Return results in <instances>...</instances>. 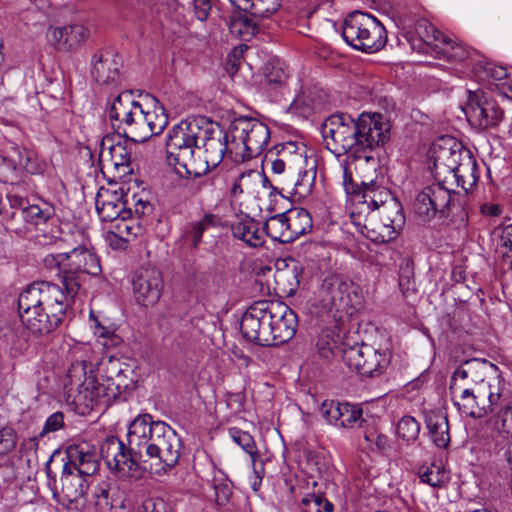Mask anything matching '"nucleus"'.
Returning a JSON list of instances; mask_svg holds the SVG:
<instances>
[{
	"label": "nucleus",
	"mask_w": 512,
	"mask_h": 512,
	"mask_svg": "<svg viewBox=\"0 0 512 512\" xmlns=\"http://www.w3.org/2000/svg\"><path fill=\"white\" fill-rule=\"evenodd\" d=\"M504 417L494 421V432L491 438L499 450H504L508 462L512 465V402L507 407Z\"/></svg>",
	"instance_id": "nucleus-29"
},
{
	"label": "nucleus",
	"mask_w": 512,
	"mask_h": 512,
	"mask_svg": "<svg viewBox=\"0 0 512 512\" xmlns=\"http://www.w3.org/2000/svg\"><path fill=\"white\" fill-rule=\"evenodd\" d=\"M64 257H66V253H59V254H49L47 255L43 262H44V265L47 267V268H56L58 269V276L60 278V282L61 284L63 285V264L65 262V259Z\"/></svg>",
	"instance_id": "nucleus-56"
},
{
	"label": "nucleus",
	"mask_w": 512,
	"mask_h": 512,
	"mask_svg": "<svg viewBox=\"0 0 512 512\" xmlns=\"http://www.w3.org/2000/svg\"><path fill=\"white\" fill-rule=\"evenodd\" d=\"M138 512H172V509L162 498H148L143 501Z\"/></svg>",
	"instance_id": "nucleus-54"
},
{
	"label": "nucleus",
	"mask_w": 512,
	"mask_h": 512,
	"mask_svg": "<svg viewBox=\"0 0 512 512\" xmlns=\"http://www.w3.org/2000/svg\"><path fill=\"white\" fill-rule=\"evenodd\" d=\"M296 144L288 142L282 145L278 152L279 157L271 161V170L275 175H290L295 172L296 166L307 164V160L302 152H297Z\"/></svg>",
	"instance_id": "nucleus-28"
},
{
	"label": "nucleus",
	"mask_w": 512,
	"mask_h": 512,
	"mask_svg": "<svg viewBox=\"0 0 512 512\" xmlns=\"http://www.w3.org/2000/svg\"><path fill=\"white\" fill-rule=\"evenodd\" d=\"M232 5L238 7L239 9H242L248 13L252 11V8L254 6L255 0H229Z\"/></svg>",
	"instance_id": "nucleus-64"
},
{
	"label": "nucleus",
	"mask_w": 512,
	"mask_h": 512,
	"mask_svg": "<svg viewBox=\"0 0 512 512\" xmlns=\"http://www.w3.org/2000/svg\"><path fill=\"white\" fill-rule=\"evenodd\" d=\"M128 447L117 437L105 439L101 455L108 468L119 478L136 477L144 455L156 459L164 472L173 469L183 450L180 435L169 424L153 420L152 415H137L128 428Z\"/></svg>",
	"instance_id": "nucleus-2"
},
{
	"label": "nucleus",
	"mask_w": 512,
	"mask_h": 512,
	"mask_svg": "<svg viewBox=\"0 0 512 512\" xmlns=\"http://www.w3.org/2000/svg\"><path fill=\"white\" fill-rule=\"evenodd\" d=\"M451 193L440 183L426 186L415 198L413 208L416 215L424 222H429L441 215L448 216L451 207Z\"/></svg>",
	"instance_id": "nucleus-18"
},
{
	"label": "nucleus",
	"mask_w": 512,
	"mask_h": 512,
	"mask_svg": "<svg viewBox=\"0 0 512 512\" xmlns=\"http://www.w3.org/2000/svg\"><path fill=\"white\" fill-rule=\"evenodd\" d=\"M94 507L96 512H109L112 508V504L109 498L97 497L94 501Z\"/></svg>",
	"instance_id": "nucleus-60"
},
{
	"label": "nucleus",
	"mask_w": 512,
	"mask_h": 512,
	"mask_svg": "<svg viewBox=\"0 0 512 512\" xmlns=\"http://www.w3.org/2000/svg\"><path fill=\"white\" fill-rule=\"evenodd\" d=\"M320 412L328 423L341 428L363 429L368 422H373L371 417L363 416L360 406L348 402L326 400L322 403Z\"/></svg>",
	"instance_id": "nucleus-19"
},
{
	"label": "nucleus",
	"mask_w": 512,
	"mask_h": 512,
	"mask_svg": "<svg viewBox=\"0 0 512 512\" xmlns=\"http://www.w3.org/2000/svg\"><path fill=\"white\" fill-rule=\"evenodd\" d=\"M473 69L480 77H487L498 81L507 77V71L505 68L486 61H479L475 64Z\"/></svg>",
	"instance_id": "nucleus-47"
},
{
	"label": "nucleus",
	"mask_w": 512,
	"mask_h": 512,
	"mask_svg": "<svg viewBox=\"0 0 512 512\" xmlns=\"http://www.w3.org/2000/svg\"><path fill=\"white\" fill-rule=\"evenodd\" d=\"M65 29L64 27H54L50 28L48 32V39L49 42L55 46L57 49H63L65 50V36H64Z\"/></svg>",
	"instance_id": "nucleus-57"
},
{
	"label": "nucleus",
	"mask_w": 512,
	"mask_h": 512,
	"mask_svg": "<svg viewBox=\"0 0 512 512\" xmlns=\"http://www.w3.org/2000/svg\"><path fill=\"white\" fill-rule=\"evenodd\" d=\"M251 172H249L248 174H245V173H241L234 181L233 185H232V188H231V194L232 196L236 197L238 196L239 194H242L243 193V189H242V181L243 179H245L246 176H250Z\"/></svg>",
	"instance_id": "nucleus-62"
},
{
	"label": "nucleus",
	"mask_w": 512,
	"mask_h": 512,
	"mask_svg": "<svg viewBox=\"0 0 512 512\" xmlns=\"http://www.w3.org/2000/svg\"><path fill=\"white\" fill-rule=\"evenodd\" d=\"M217 217L213 214H206L201 220L191 223L187 236L191 241L193 248H198L202 243V237L205 231L217 225Z\"/></svg>",
	"instance_id": "nucleus-39"
},
{
	"label": "nucleus",
	"mask_w": 512,
	"mask_h": 512,
	"mask_svg": "<svg viewBox=\"0 0 512 512\" xmlns=\"http://www.w3.org/2000/svg\"><path fill=\"white\" fill-rule=\"evenodd\" d=\"M199 145L204 150V162L208 170L216 168L226 155H234V160H238L239 151L236 150V144L232 142L230 128L225 131L219 124L207 118L203 124Z\"/></svg>",
	"instance_id": "nucleus-15"
},
{
	"label": "nucleus",
	"mask_w": 512,
	"mask_h": 512,
	"mask_svg": "<svg viewBox=\"0 0 512 512\" xmlns=\"http://www.w3.org/2000/svg\"><path fill=\"white\" fill-rule=\"evenodd\" d=\"M323 290L326 305L339 313L340 318L343 315L351 317L361 304L360 289L352 281L334 276L324 281Z\"/></svg>",
	"instance_id": "nucleus-17"
},
{
	"label": "nucleus",
	"mask_w": 512,
	"mask_h": 512,
	"mask_svg": "<svg viewBox=\"0 0 512 512\" xmlns=\"http://www.w3.org/2000/svg\"><path fill=\"white\" fill-rule=\"evenodd\" d=\"M11 151L13 152V155H10L9 157L13 169L23 168L29 170L30 163L33 160V153L18 146L17 144H13L11 146Z\"/></svg>",
	"instance_id": "nucleus-50"
},
{
	"label": "nucleus",
	"mask_w": 512,
	"mask_h": 512,
	"mask_svg": "<svg viewBox=\"0 0 512 512\" xmlns=\"http://www.w3.org/2000/svg\"><path fill=\"white\" fill-rule=\"evenodd\" d=\"M205 117L186 119L173 126L166 139V159L174 171L183 178L197 175L193 170L195 148H200Z\"/></svg>",
	"instance_id": "nucleus-6"
},
{
	"label": "nucleus",
	"mask_w": 512,
	"mask_h": 512,
	"mask_svg": "<svg viewBox=\"0 0 512 512\" xmlns=\"http://www.w3.org/2000/svg\"><path fill=\"white\" fill-rule=\"evenodd\" d=\"M274 302L272 300L256 301L244 312L240 322V331L246 340L260 346H269V341L273 339V336L270 335Z\"/></svg>",
	"instance_id": "nucleus-13"
},
{
	"label": "nucleus",
	"mask_w": 512,
	"mask_h": 512,
	"mask_svg": "<svg viewBox=\"0 0 512 512\" xmlns=\"http://www.w3.org/2000/svg\"><path fill=\"white\" fill-rule=\"evenodd\" d=\"M65 50H72L79 47L88 37V30L80 24L64 26Z\"/></svg>",
	"instance_id": "nucleus-44"
},
{
	"label": "nucleus",
	"mask_w": 512,
	"mask_h": 512,
	"mask_svg": "<svg viewBox=\"0 0 512 512\" xmlns=\"http://www.w3.org/2000/svg\"><path fill=\"white\" fill-rule=\"evenodd\" d=\"M343 362L361 376L375 377L381 375L390 364L388 349L375 348L368 344H355L343 349Z\"/></svg>",
	"instance_id": "nucleus-14"
},
{
	"label": "nucleus",
	"mask_w": 512,
	"mask_h": 512,
	"mask_svg": "<svg viewBox=\"0 0 512 512\" xmlns=\"http://www.w3.org/2000/svg\"><path fill=\"white\" fill-rule=\"evenodd\" d=\"M416 33L428 45L439 41L441 43H450V38L438 31L434 25L427 20L421 19L416 23Z\"/></svg>",
	"instance_id": "nucleus-42"
},
{
	"label": "nucleus",
	"mask_w": 512,
	"mask_h": 512,
	"mask_svg": "<svg viewBox=\"0 0 512 512\" xmlns=\"http://www.w3.org/2000/svg\"><path fill=\"white\" fill-rule=\"evenodd\" d=\"M319 108V103L312 99L311 93L297 95L289 106V111L303 118H308Z\"/></svg>",
	"instance_id": "nucleus-41"
},
{
	"label": "nucleus",
	"mask_w": 512,
	"mask_h": 512,
	"mask_svg": "<svg viewBox=\"0 0 512 512\" xmlns=\"http://www.w3.org/2000/svg\"><path fill=\"white\" fill-rule=\"evenodd\" d=\"M420 433V424L412 416H404L400 419L397 425L398 436L409 442L414 441L418 438Z\"/></svg>",
	"instance_id": "nucleus-46"
},
{
	"label": "nucleus",
	"mask_w": 512,
	"mask_h": 512,
	"mask_svg": "<svg viewBox=\"0 0 512 512\" xmlns=\"http://www.w3.org/2000/svg\"><path fill=\"white\" fill-rule=\"evenodd\" d=\"M96 366L102 378L101 383L97 381V388H116V390L113 391L115 394L113 398L99 401V404L108 406L116 401L124 389L128 387L125 374L129 371V365L122 363L120 359L112 355H107L103 356L100 361L96 363Z\"/></svg>",
	"instance_id": "nucleus-22"
},
{
	"label": "nucleus",
	"mask_w": 512,
	"mask_h": 512,
	"mask_svg": "<svg viewBox=\"0 0 512 512\" xmlns=\"http://www.w3.org/2000/svg\"><path fill=\"white\" fill-rule=\"evenodd\" d=\"M106 241L115 250H125L129 243L128 241H124V239L118 237V233L113 229L107 233Z\"/></svg>",
	"instance_id": "nucleus-59"
},
{
	"label": "nucleus",
	"mask_w": 512,
	"mask_h": 512,
	"mask_svg": "<svg viewBox=\"0 0 512 512\" xmlns=\"http://www.w3.org/2000/svg\"><path fill=\"white\" fill-rule=\"evenodd\" d=\"M342 36L352 48L368 54L380 51L387 42L383 24L373 15L362 11L347 15Z\"/></svg>",
	"instance_id": "nucleus-8"
},
{
	"label": "nucleus",
	"mask_w": 512,
	"mask_h": 512,
	"mask_svg": "<svg viewBox=\"0 0 512 512\" xmlns=\"http://www.w3.org/2000/svg\"><path fill=\"white\" fill-rule=\"evenodd\" d=\"M234 238L243 241L248 247L258 248L265 243V233L259 222L252 218H245L231 226Z\"/></svg>",
	"instance_id": "nucleus-30"
},
{
	"label": "nucleus",
	"mask_w": 512,
	"mask_h": 512,
	"mask_svg": "<svg viewBox=\"0 0 512 512\" xmlns=\"http://www.w3.org/2000/svg\"><path fill=\"white\" fill-rule=\"evenodd\" d=\"M7 198H8V201H9V204H10L11 208L21 209V211L23 212V208L27 207L26 206V203H27L26 199L21 197V196H18V195H8Z\"/></svg>",
	"instance_id": "nucleus-61"
},
{
	"label": "nucleus",
	"mask_w": 512,
	"mask_h": 512,
	"mask_svg": "<svg viewBox=\"0 0 512 512\" xmlns=\"http://www.w3.org/2000/svg\"><path fill=\"white\" fill-rule=\"evenodd\" d=\"M357 163L375 158L372 152L389 139V124L380 114L362 113L354 119Z\"/></svg>",
	"instance_id": "nucleus-12"
},
{
	"label": "nucleus",
	"mask_w": 512,
	"mask_h": 512,
	"mask_svg": "<svg viewBox=\"0 0 512 512\" xmlns=\"http://www.w3.org/2000/svg\"><path fill=\"white\" fill-rule=\"evenodd\" d=\"M288 73L282 66H272L271 70L265 75L266 89L269 91H283L286 88Z\"/></svg>",
	"instance_id": "nucleus-45"
},
{
	"label": "nucleus",
	"mask_w": 512,
	"mask_h": 512,
	"mask_svg": "<svg viewBox=\"0 0 512 512\" xmlns=\"http://www.w3.org/2000/svg\"><path fill=\"white\" fill-rule=\"evenodd\" d=\"M194 10L196 17L200 21H205L211 10V1L210 0H194Z\"/></svg>",
	"instance_id": "nucleus-58"
},
{
	"label": "nucleus",
	"mask_w": 512,
	"mask_h": 512,
	"mask_svg": "<svg viewBox=\"0 0 512 512\" xmlns=\"http://www.w3.org/2000/svg\"><path fill=\"white\" fill-rule=\"evenodd\" d=\"M94 365L88 361L86 352L75 359L68 371L65 387L69 397L78 408L93 409L100 400L114 397L116 388H97V378L94 375Z\"/></svg>",
	"instance_id": "nucleus-7"
},
{
	"label": "nucleus",
	"mask_w": 512,
	"mask_h": 512,
	"mask_svg": "<svg viewBox=\"0 0 512 512\" xmlns=\"http://www.w3.org/2000/svg\"><path fill=\"white\" fill-rule=\"evenodd\" d=\"M63 465L75 466L73 471L86 478L99 470L100 463L95 451L85 449L83 446H75L68 448Z\"/></svg>",
	"instance_id": "nucleus-27"
},
{
	"label": "nucleus",
	"mask_w": 512,
	"mask_h": 512,
	"mask_svg": "<svg viewBox=\"0 0 512 512\" xmlns=\"http://www.w3.org/2000/svg\"><path fill=\"white\" fill-rule=\"evenodd\" d=\"M321 134L325 147L336 156L347 154L357 164L354 119L346 114L329 116L322 125Z\"/></svg>",
	"instance_id": "nucleus-11"
},
{
	"label": "nucleus",
	"mask_w": 512,
	"mask_h": 512,
	"mask_svg": "<svg viewBox=\"0 0 512 512\" xmlns=\"http://www.w3.org/2000/svg\"><path fill=\"white\" fill-rule=\"evenodd\" d=\"M418 477L421 483L433 488H441L450 480L449 471L440 461L421 465L418 468Z\"/></svg>",
	"instance_id": "nucleus-34"
},
{
	"label": "nucleus",
	"mask_w": 512,
	"mask_h": 512,
	"mask_svg": "<svg viewBox=\"0 0 512 512\" xmlns=\"http://www.w3.org/2000/svg\"><path fill=\"white\" fill-rule=\"evenodd\" d=\"M130 158V153L123 144H114L111 138H104L101 141L99 149V161L101 164L111 165L118 169L128 166Z\"/></svg>",
	"instance_id": "nucleus-31"
},
{
	"label": "nucleus",
	"mask_w": 512,
	"mask_h": 512,
	"mask_svg": "<svg viewBox=\"0 0 512 512\" xmlns=\"http://www.w3.org/2000/svg\"><path fill=\"white\" fill-rule=\"evenodd\" d=\"M229 434L232 440L238 444L246 453L254 455L257 452L253 437L245 431L238 428H231Z\"/></svg>",
	"instance_id": "nucleus-52"
},
{
	"label": "nucleus",
	"mask_w": 512,
	"mask_h": 512,
	"mask_svg": "<svg viewBox=\"0 0 512 512\" xmlns=\"http://www.w3.org/2000/svg\"><path fill=\"white\" fill-rule=\"evenodd\" d=\"M379 217L383 227L388 230L389 238H392L390 234L400 230L405 222L402 207L394 199H391L388 205H384L379 209Z\"/></svg>",
	"instance_id": "nucleus-35"
},
{
	"label": "nucleus",
	"mask_w": 512,
	"mask_h": 512,
	"mask_svg": "<svg viewBox=\"0 0 512 512\" xmlns=\"http://www.w3.org/2000/svg\"><path fill=\"white\" fill-rule=\"evenodd\" d=\"M75 466H64L61 472V491H54L57 502L68 510H80L84 506L83 496L88 484L86 478L73 471Z\"/></svg>",
	"instance_id": "nucleus-21"
},
{
	"label": "nucleus",
	"mask_w": 512,
	"mask_h": 512,
	"mask_svg": "<svg viewBox=\"0 0 512 512\" xmlns=\"http://www.w3.org/2000/svg\"><path fill=\"white\" fill-rule=\"evenodd\" d=\"M94 498H109V485L105 482L98 484L93 492Z\"/></svg>",
	"instance_id": "nucleus-63"
},
{
	"label": "nucleus",
	"mask_w": 512,
	"mask_h": 512,
	"mask_svg": "<svg viewBox=\"0 0 512 512\" xmlns=\"http://www.w3.org/2000/svg\"><path fill=\"white\" fill-rule=\"evenodd\" d=\"M426 425L433 443L445 448L450 442L449 424L445 413L431 411L426 415Z\"/></svg>",
	"instance_id": "nucleus-33"
},
{
	"label": "nucleus",
	"mask_w": 512,
	"mask_h": 512,
	"mask_svg": "<svg viewBox=\"0 0 512 512\" xmlns=\"http://www.w3.org/2000/svg\"><path fill=\"white\" fill-rule=\"evenodd\" d=\"M363 437L365 441L369 445H375L376 449L384 452L390 447L389 438L381 433H378L377 430L368 424L365 428H363Z\"/></svg>",
	"instance_id": "nucleus-51"
},
{
	"label": "nucleus",
	"mask_w": 512,
	"mask_h": 512,
	"mask_svg": "<svg viewBox=\"0 0 512 512\" xmlns=\"http://www.w3.org/2000/svg\"><path fill=\"white\" fill-rule=\"evenodd\" d=\"M464 112L469 123L480 130L497 129L505 117L499 103L482 90H468Z\"/></svg>",
	"instance_id": "nucleus-16"
},
{
	"label": "nucleus",
	"mask_w": 512,
	"mask_h": 512,
	"mask_svg": "<svg viewBox=\"0 0 512 512\" xmlns=\"http://www.w3.org/2000/svg\"><path fill=\"white\" fill-rule=\"evenodd\" d=\"M301 503L303 506L314 509L315 512H333L334 505L323 494H308Z\"/></svg>",
	"instance_id": "nucleus-48"
},
{
	"label": "nucleus",
	"mask_w": 512,
	"mask_h": 512,
	"mask_svg": "<svg viewBox=\"0 0 512 512\" xmlns=\"http://www.w3.org/2000/svg\"><path fill=\"white\" fill-rule=\"evenodd\" d=\"M466 365L467 368H458L451 378L449 389L453 403L461 413L469 417L481 418L492 413L486 421V428L491 436L494 432V421L498 417H504L507 407L512 403V390L500 375L494 378L496 384L482 381L472 388L465 387L459 381L466 380L472 372V364Z\"/></svg>",
	"instance_id": "nucleus-3"
},
{
	"label": "nucleus",
	"mask_w": 512,
	"mask_h": 512,
	"mask_svg": "<svg viewBox=\"0 0 512 512\" xmlns=\"http://www.w3.org/2000/svg\"><path fill=\"white\" fill-rule=\"evenodd\" d=\"M289 233L290 242L311 232L313 227L312 217L304 208H291L284 212Z\"/></svg>",
	"instance_id": "nucleus-32"
},
{
	"label": "nucleus",
	"mask_w": 512,
	"mask_h": 512,
	"mask_svg": "<svg viewBox=\"0 0 512 512\" xmlns=\"http://www.w3.org/2000/svg\"><path fill=\"white\" fill-rule=\"evenodd\" d=\"M65 417L64 414L60 411L54 412L51 414L45 421L42 430L39 432L37 436H34L28 440V444L34 449H38L39 440L45 437L46 435L59 431L65 427Z\"/></svg>",
	"instance_id": "nucleus-40"
},
{
	"label": "nucleus",
	"mask_w": 512,
	"mask_h": 512,
	"mask_svg": "<svg viewBox=\"0 0 512 512\" xmlns=\"http://www.w3.org/2000/svg\"><path fill=\"white\" fill-rule=\"evenodd\" d=\"M447 48L445 49V53L452 59L456 61H464L470 58V51L464 47L462 44H458L452 39H450V43H445Z\"/></svg>",
	"instance_id": "nucleus-55"
},
{
	"label": "nucleus",
	"mask_w": 512,
	"mask_h": 512,
	"mask_svg": "<svg viewBox=\"0 0 512 512\" xmlns=\"http://www.w3.org/2000/svg\"><path fill=\"white\" fill-rule=\"evenodd\" d=\"M55 215V209L48 203L43 206L28 205L23 208V218L27 223L33 225L45 224L49 219Z\"/></svg>",
	"instance_id": "nucleus-38"
},
{
	"label": "nucleus",
	"mask_w": 512,
	"mask_h": 512,
	"mask_svg": "<svg viewBox=\"0 0 512 512\" xmlns=\"http://www.w3.org/2000/svg\"><path fill=\"white\" fill-rule=\"evenodd\" d=\"M64 259V290L57 284L39 281L30 284L18 297L21 322L34 334L54 331L73 304L85 277L98 276L102 271L99 257L84 246L66 252Z\"/></svg>",
	"instance_id": "nucleus-1"
},
{
	"label": "nucleus",
	"mask_w": 512,
	"mask_h": 512,
	"mask_svg": "<svg viewBox=\"0 0 512 512\" xmlns=\"http://www.w3.org/2000/svg\"><path fill=\"white\" fill-rule=\"evenodd\" d=\"M121 59L110 52L95 54L91 74L99 84L115 83L120 77Z\"/></svg>",
	"instance_id": "nucleus-26"
},
{
	"label": "nucleus",
	"mask_w": 512,
	"mask_h": 512,
	"mask_svg": "<svg viewBox=\"0 0 512 512\" xmlns=\"http://www.w3.org/2000/svg\"><path fill=\"white\" fill-rule=\"evenodd\" d=\"M96 210L102 221H118L123 216L130 217L132 211L126 207L127 201L123 200L116 192L105 190L99 192L96 197Z\"/></svg>",
	"instance_id": "nucleus-25"
},
{
	"label": "nucleus",
	"mask_w": 512,
	"mask_h": 512,
	"mask_svg": "<svg viewBox=\"0 0 512 512\" xmlns=\"http://www.w3.org/2000/svg\"><path fill=\"white\" fill-rule=\"evenodd\" d=\"M250 14L258 18H267L281 7V0H255Z\"/></svg>",
	"instance_id": "nucleus-49"
},
{
	"label": "nucleus",
	"mask_w": 512,
	"mask_h": 512,
	"mask_svg": "<svg viewBox=\"0 0 512 512\" xmlns=\"http://www.w3.org/2000/svg\"><path fill=\"white\" fill-rule=\"evenodd\" d=\"M135 301L142 306L155 305L162 294L163 278L155 267H141L135 271L132 279Z\"/></svg>",
	"instance_id": "nucleus-20"
},
{
	"label": "nucleus",
	"mask_w": 512,
	"mask_h": 512,
	"mask_svg": "<svg viewBox=\"0 0 512 512\" xmlns=\"http://www.w3.org/2000/svg\"><path fill=\"white\" fill-rule=\"evenodd\" d=\"M214 492V501L220 506H226L233 495V485L228 476L221 470H216L210 484Z\"/></svg>",
	"instance_id": "nucleus-36"
},
{
	"label": "nucleus",
	"mask_w": 512,
	"mask_h": 512,
	"mask_svg": "<svg viewBox=\"0 0 512 512\" xmlns=\"http://www.w3.org/2000/svg\"><path fill=\"white\" fill-rule=\"evenodd\" d=\"M146 106L134 99L132 91L114 98L107 111L112 127L119 135L134 143H143L161 134L169 118L159 100L146 94Z\"/></svg>",
	"instance_id": "nucleus-4"
},
{
	"label": "nucleus",
	"mask_w": 512,
	"mask_h": 512,
	"mask_svg": "<svg viewBox=\"0 0 512 512\" xmlns=\"http://www.w3.org/2000/svg\"><path fill=\"white\" fill-rule=\"evenodd\" d=\"M445 166L453 173L457 185L469 192L478 182L479 166L470 150L460 143L453 142L450 147H441L435 156V166Z\"/></svg>",
	"instance_id": "nucleus-10"
},
{
	"label": "nucleus",
	"mask_w": 512,
	"mask_h": 512,
	"mask_svg": "<svg viewBox=\"0 0 512 512\" xmlns=\"http://www.w3.org/2000/svg\"><path fill=\"white\" fill-rule=\"evenodd\" d=\"M17 443L15 430L11 427L0 429V455H4L12 451Z\"/></svg>",
	"instance_id": "nucleus-53"
},
{
	"label": "nucleus",
	"mask_w": 512,
	"mask_h": 512,
	"mask_svg": "<svg viewBox=\"0 0 512 512\" xmlns=\"http://www.w3.org/2000/svg\"><path fill=\"white\" fill-rule=\"evenodd\" d=\"M315 179V166H311L304 170H302V165L296 166L295 172H292L290 175H285L280 179V190L287 191L293 196H298L299 198H305L312 192Z\"/></svg>",
	"instance_id": "nucleus-24"
},
{
	"label": "nucleus",
	"mask_w": 512,
	"mask_h": 512,
	"mask_svg": "<svg viewBox=\"0 0 512 512\" xmlns=\"http://www.w3.org/2000/svg\"><path fill=\"white\" fill-rule=\"evenodd\" d=\"M286 218L284 212L271 216L263 227L265 236H269L272 240L280 243H291Z\"/></svg>",
	"instance_id": "nucleus-37"
},
{
	"label": "nucleus",
	"mask_w": 512,
	"mask_h": 512,
	"mask_svg": "<svg viewBox=\"0 0 512 512\" xmlns=\"http://www.w3.org/2000/svg\"><path fill=\"white\" fill-rule=\"evenodd\" d=\"M355 165L358 180H355L351 172V163L344 162L340 165L342 171V185L347 195L354 202L366 204L369 210H379L388 205L392 199L390 191L377 183L378 160L367 158Z\"/></svg>",
	"instance_id": "nucleus-5"
},
{
	"label": "nucleus",
	"mask_w": 512,
	"mask_h": 512,
	"mask_svg": "<svg viewBox=\"0 0 512 512\" xmlns=\"http://www.w3.org/2000/svg\"><path fill=\"white\" fill-rule=\"evenodd\" d=\"M113 230L118 233V237L124 239V241H132L141 234V226L130 217H122L116 221L113 226Z\"/></svg>",
	"instance_id": "nucleus-43"
},
{
	"label": "nucleus",
	"mask_w": 512,
	"mask_h": 512,
	"mask_svg": "<svg viewBox=\"0 0 512 512\" xmlns=\"http://www.w3.org/2000/svg\"><path fill=\"white\" fill-rule=\"evenodd\" d=\"M230 136L239 151L238 160L246 161L265 150L270 140V130L256 118L240 116L230 123Z\"/></svg>",
	"instance_id": "nucleus-9"
},
{
	"label": "nucleus",
	"mask_w": 512,
	"mask_h": 512,
	"mask_svg": "<svg viewBox=\"0 0 512 512\" xmlns=\"http://www.w3.org/2000/svg\"><path fill=\"white\" fill-rule=\"evenodd\" d=\"M296 313L282 301L274 302L273 323L271 329L272 341L269 346H278L291 340L297 330Z\"/></svg>",
	"instance_id": "nucleus-23"
}]
</instances>
